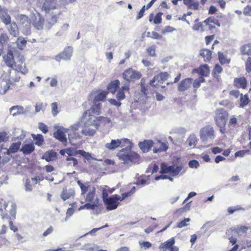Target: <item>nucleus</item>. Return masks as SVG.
<instances>
[{"mask_svg": "<svg viewBox=\"0 0 251 251\" xmlns=\"http://www.w3.org/2000/svg\"><path fill=\"white\" fill-rule=\"evenodd\" d=\"M108 92L105 91L97 90L93 92L90 95V97H94L93 103V105L90 109L86 110L83 114V118H85L88 116L87 123L91 125H97L96 122L97 120H107L104 117L100 116L97 117L95 115H98L100 114L101 104L100 101H104Z\"/></svg>", "mask_w": 251, "mask_h": 251, "instance_id": "obj_1", "label": "nucleus"}, {"mask_svg": "<svg viewBox=\"0 0 251 251\" xmlns=\"http://www.w3.org/2000/svg\"><path fill=\"white\" fill-rule=\"evenodd\" d=\"M117 156L119 159L124 162V163L130 162L139 163L140 156L137 153L131 151L127 148L122 149L117 153Z\"/></svg>", "mask_w": 251, "mask_h": 251, "instance_id": "obj_2", "label": "nucleus"}, {"mask_svg": "<svg viewBox=\"0 0 251 251\" xmlns=\"http://www.w3.org/2000/svg\"><path fill=\"white\" fill-rule=\"evenodd\" d=\"M228 117L227 112L223 108L217 109L215 112L214 120L216 126L219 127L220 131L224 134L226 132V125Z\"/></svg>", "mask_w": 251, "mask_h": 251, "instance_id": "obj_3", "label": "nucleus"}, {"mask_svg": "<svg viewBox=\"0 0 251 251\" xmlns=\"http://www.w3.org/2000/svg\"><path fill=\"white\" fill-rule=\"evenodd\" d=\"M132 193L131 191H130L123 193L121 196L115 194L112 197H109L104 202V204L106 205V209L109 211L116 209L119 204L118 201H122L126 198L130 196Z\"/></svg>", "mask_w": 251, "mask_h": 251, "instance_id": "obj_4", "label": "nucleus"}, {"mask_svg": "<svg viewBox=\"0 0 251 251\" xmlns=\"http://www.w3.org/2000/svg\"><path fill=\"white\" fill-rule=\"evenodd\" d=\"M3 60L7 67L11 69H15L18 72L23 73H25V65L22 64L17 67L16 62L15 61L13 54L11 50H9L7 51V53L3 56Z\"/></svg>", "mask_w": 251, "mask_h": 251, "instance_id": "obj_5", "label": "nucleus"}, {"mask_svg": "<svg viewBox=\"0 0 251 251\" xmlns=\"http://www.w3.org/2000/svg\"><path fill=\"white\" fill-rule=\"evenodd\" d=\"M200 136L201 142L204 144L213 140L215 137L214 128L210 125L203 127L200 130Z\"/></svg>", "mask_w": 251, "mask_h": 251, "instance_id": "obj_6", "label": "nucleus"}, {"mask_svg": "<svg viewBox=\"0 0 251 251\" xmlns=\"http://www.w3.org/2000/svg\"><path fill=\"white\" fill-rule=\"evenodd\" d=\"M182 170L181 166H176L175 165L168 166L166 163H162L160 173L169 174L172 176L177 175Z\"/></svg>", "mask_w": 251, "mask_h": 251, "instance_id": "obj_7", "label": "nucleus"}, {"mask_svg": "<svg viewBox=\"0 0 251 251\" xmlns=\"http://www.w3.org/2000/svg\"><path fill=\"white\" fill-rule=\"evenodd\" d=\"M82 119L85 120V126L83 129L82 130V133L84 135L90 136H92L95 134L96 131V129L98 128L100 125V122L102 121L97 120L96 122L97 125H91L87 123L88 116H87L86 118H83L82 115ZM105 120H106L104 121Z\"/></svg>", "mask_w": 251, "mask_h": 251, "instance_id": "obj_8", "label": "nucleus"}, {"mask_svg": "<svg viewBox=\"0 0 251 251\" xmlns=\"http://www.w3.org/2000/svg\"><path fill=\"white\" fill-rule=\"evenodd\" d=\"M169 76V74L167 72H161L153 77L150 81V84L154 87L159 86L167 80Z\"/></svg>", "mask_w": 251, "mask_h": 251, "instance_id": "obj_9", "label": "nucleus"}, {"mask_svg": "<svg viewBox=\"0 0 251 251\" xmlns=\"http://www.w3.org/2000/svg\"><path fill=\"white\" fill-rule=\"evenodd\" d=\"M123 77L126 81L130 82L139 79L141 77V74L140 72L133 70L131 68H129L123 73Z\"/></svg>", "mask_w": 251, "mask_h": 251, "instance_id": "obj_10", "label": "nucleus"}, {"mask_svg": "<svg viewBox=\"0 0 251 251\" xmlns=\"http://www.w3.org/2000/svg\"><path fill=\"white\" fill-rule=\"evenodd\" d=\"M123 142H130L129 139L126 138H122L117 140H112L110 143H107L105 145V147L108 150L114 151L119 147H123L122 145Z\"/></svg>", "mask_w": 251, "mask_h": 251, "instance_id": "obj_11", "label": "nucleus"}, {"mask_svg": "<svg viewBox=\"0 0 251 251\" xmlns=\"http://www.w3.org/2000/svg\"><path fill=\"white\" fill-rule=\"evenodd\" d=\"M66 153L69 157L76 156L77 154H80L86 159H89L91 157V154L89 152H87L83 150H75L72 148H67Z\"/></svg>", "mask_w": 251, "mask_h": 251, "instance_id": "obj_12", "label": "nucleus"}, {"mask_svg": "<svg viewBox=\"0 0 251 251\" xmlns=\"http://www.w3.org/2000/svg\"><path fill=\"white\" fill-rule=\"evenodd\" d=\"M72 55V49L70 47H68L55 56V59L57 61H60L61 60H68L70 59Z\"/></svg>", "mask_w": 251, "mask_h": 251, "instance_id": "obj_13", "label": "nucleus"}, {"mask_svg": "<svg viewBox=\"0 0 251 251\" xmlns=\"http://www.w3.org/2000/svg\"><path fill=\"white\" fill-rule=\"evenodd\" d=\"M203 23L208 27V29L210 31L214 29L216 26H220V23L219 20L214 17H210L205 19Z\"/></svg>", "mask_w": 251, "mask_h": 251, "instance_id": "obj_14", "label": "nucleus"}, {"mask_svg": "<svg viewBox=\"0 0 251 251\" xmlns=\"http://www.w3.org/2000/svg\"><path fill=\"white\" fill-rule=\"evenodd\" d=\"M168 148L167 142H163L160 140H157L155 143L153 151L154 153L166 151L168 149Z\"/></svg>", "mask_w": 251, "mask_h": 251, "instance_id": "obj_15", "label": "nucleus"}, {"mask_svg": "<svg viewBox=\"0 0 251 251\" xmlns=\"http://www.w3.org/2000/svg\"><path fill=\"white\" fill-rule=\"evenodd\" d=\"M11 155L8 152L7 149H2L0 151V165L7 163L11 159Z\"/></svg>", "mask_w": 251, "mask_h": 251, "instance_id": "obj_16", "label": "nucleus"}, {"mask_svg": "<svg viewBox=\"0 0 251 251\" xmlns=\"http://www.w3.org/2000/svg\"><path fill=\"white\" fill-rule=\"evenodd\" d=\"M193 79L187 78L182 80L178 86V90L179 92H183L190 88L192 83Z\"/></svg>", "mask_w": 251, "mask_h": 251, "instance_id": "obj_17", "label": "nucleus"}, {"mask_svg": "<svg viewBox=\"0 0 251 251\" xmlns=\"http://www.w3.org/2000/svg\"><path fill=\"white\" fill-rule=\"evenodd\" d=\"M233 84L236 88L245 89L247 85V79L244 76L235 78L233 81Z\"/></svg>", "mask_w": 251, "mask_h": 251, "instance_id": "obj_18", "label": "nucleus"}, {"mask_svg": "<svg viewBox=\"0 0 251 251\" xmlns=\"http://www.w3.org/2000/svg\"><path fill=\"white\" fill-rule=\"evenodd\" d=\"M153 142L152 140H145L139 143V146L143 152L149 151L152 148Z\"/></svg>", "mask_w": 251, "mask_h": 251, "instance_id": "obj_19", "label": "nucleus"}, {"mask_svg": "<svg viewBox=\"0 0 251 251\" xmlns=\"http://www.w3.org/2000/svg\"><path fill=\"white\" fill-rule=\"evenodd\" d=\"M162 15L163 13L162 12H158L155 16L151 13L149 15V21L150 22H153L154 24H159L162 22Z\"/></svg>", "mask_w": 251, "mask_h": 251, "instance_id": "obj_20", "label": "nucleus"}, {"mask_svg": "<svg viewBox=\"0 0 251 251\" xmlns=\"http://www.w3.org/2000/svg\"><path fill=\"white\" fill-rule=\"evenodd\" d=\"M129 88L128 85H125L120 88L117 92L116 98L119 101L125 99V92H128Z\"/></svg>", "mask_w": 251, "mask_h": 251, "instance_id": "obj_21", "label": "nucleus"}, {"mask_svg": "<svg viewBox=\"0 0 251 251\" xmlns=\"http://www.w3.org/2000/svg\"><path fill=\"white\" fill-rule=\"evenodd\" d=\"M56 8V1L55 0H45L42 6V9L46 11H49L51 9Z\"/></svg>", "mask_w": 251, "mask_h": 251, "instance_id": "obj_22", "label": "nucleus"}, {"mask_svg": "<svg viewBox=\"0 0 251 251\" xmlns=\"http://www.w3.org/2000/svg\"><path fill=\"white\" fill-rule=\"evenodd\" d=\"M120 84V81L118 79L112 81L108 84L107 90L109 92L114 94L119 88Z\"/></svg>", "mask_w": 251, "mask_h": 251, "instance_id": "obj_23", "label": "nucleus"}, {"mask_svg": "<svg viewBox=\"0 0 251 251\" xmlns=\"http://www.w3.org/2000/svg\"><path fill=\"white\" fill-rule=\"evenodd\" d=\"M34 150L35 146L33 143L25 144L22 146L21 149V151H22L24 154H29Z\"/></svg>", "mask_w": 251, "mask_h": 251, "instance_id": "obj_24", "label": "nucleus"}, {"mask_svg": "<svg viewBox=\"0 0 251 251\" xmlns=\"http://www.w3.org/2000/svg\"><path fill=\"white\" fill-rule=\"evenodd\" d=\"M200 55L203 57L205 62L210 61L212 58V51L207 49H203L200 50Z\"/></svg>", "mask_w": 251, "mask_h": 251, "instance_id": "obj_25", "label": "nucleus"}, {"mask_svg": "<svg viewBox=\"0 0 251 251\" xmlns=\"http://www.w3.org/2000/svg\"><path fill=\"white\" fill-rule=\"evenodd\" d=\"M56 158V152L52 150L46 152L43 155V158L48 162L54 160Z\"/></svg>", "mask_w": 251, "mask_h": 251, "instance_id": "obj_26", "label": "nucleus"}, {"mask_svg": "<svg viewBox=\"0 0 251 251\" xmlns=\"http://www.w3.org/2000/svg\"><path fill=\"white\" fill-rule=\"evenodd\" d=\"M10 25L8 27V31L10 35L14 37H17L19 34V28L15 22H11Z\"/></svg>", "mask_w": 251, "mask_h": 251, "instance_id": "obj_27", "label": "nucleus"}, {"mask_svg": "<svg viewBox=\"0 0 251 251\" xmlns=\"http://www.w3.org/2000/svg\"><path fill=\"white\" fill-rule=\"evenodd\" d=\"M77 183L80 188L81 195H85L87 192L91 189L89 182L83 183L81 180H78Z\"/></svg>", "mask_w": 251, "mask_h": 251, "instance_id": "obj_28", "label": "nucleus"}, {"mask_svg": "<svg viewBox=\"0 0 251 251\" xmlns=\"http://www.w3.org/2000/svg\"><path fill=\"white\" fill-rule=\"evenodd\" d=\"M175 241L174 238H172L169 240L162 243L159 246L160 249L169 250L175 244Z\"/></svg>", "mask_w": 251, "mask_h": 251, "instance_id": "obj_29", "label": "nucleus"}, {"mask_svg": "<svg viewBox=\"0 0 251 251\" xmlns=\"http://www.w3.org/2000/svg\"><path fill=\"white\" fill-rule=\"evenodd\" d=\"M54 137L59 141L65 143L67 142V138L65 133L61 130L58 129L54 132Z\"/></svg>", "mask_w": 251, "mask_h": 251, "instance_id": "obj_30", "label": "nucleus"}, {"mask_svg": "<svg viewBox=\"0 0 251 251\" xmlns=\"http://www.w3.org/2000/svg\"><path fill=\"white\" fill-rule=\"evenodd\" d=\"M209 68L207 64L201 66L198 70V74L201 76H207L209 74Z\"/></svg>", "mask_w": 251, "mask_h": 251, "instance_id": "obj_31", "label": "nucleus"}, {"mask_svg": "<svg viewBox=\"0 0 251 251\" xmlns=\"http://www.w3.org/2000/svg\"><path fill=\"white\" fill-rule=\"evenodd\" d=\"M21 145V142L20 141L12 143L10 146L9 148L8 149H7V151H8L9 153L11 154V153H14L17 152L19 150Z\"/></svg>", "mask_w": 251, "mask_h": 251, "instance_id": "obj_32", "label": "nucleus"}, {"mask_svg": "<svg viewBox=\"0 0 251 251\" xmlns=\"http://www.w3.org/2000/svg\"><path fill=\"white\" fill-rule=\"evenodd\" d=\"M250 102V100L248 94L243 95L241 94L240 97V107H244L247 106Z\"/></svg>", "mask_w": 251, "mask_h": 251, "instance_id": "obj_33", "label": "nucleus"}, {"mask_svg": "<svg viewBox=\"0 0 251 251\" xmlns=\"http://www.w3.org/2000/svg\"><path fill=\"white\" fill-rule=\"evenodd\" d=\"M96 194V188L93 187L90 189L88 193L86 195V201L90 202H92L94 200Z\"/></svg>", "mask_w": 251, "mask_h": 251, "instance_id": "obj_34", "label": "nucleus"}, {"mask_svg": "<svg viewBox=\"0 0 251 251\" xmlns=\"http://www.w3.org/2000/svg\"><path fill=\"white\" fill-rule=\"evenodd\" d=\"M218 55L219 61L222 65L229 63L230 59L227 58L226 55L224 54L223 52L218 51Z\"/></svg>", "mask_w": 251, "mask_h": 251, "instance_id": "obj_35", "label": "nucleus"}, {"mask_svg": "<svg viewBox=\"0 0 251 251\" xmlns=\"http://www.w3.org/2000/svg\"><path fill=\"white\" fill-rule=\"evenodd\" d=\"M32 136L33 139L35 141V144L38 146H41L43 145L44 142V139L43 136L42 134H38L36 135L32 134Z\"/></svg>", "mask_w": 251, "mask_h": 251, "instance_id": "obj_36", "label": "nucleus"}, {"mask_svg": "<svg viewBox=\"0 0 251 251\" xmlns=\"http://www.w3.org/2000/svg\"><path fill=\"white\" fill-rule=\"evenodd\" d=\"M2 219L3 220H7L9 222V227L11 230H13L14 232L18 231V228L15 226L13 224V223L12 221L11 217L8 216L7 214L3 215L2 216Z\"/></svg>", "mask_w": 251, "mask_h": 251, "instance_id": "obj_37", "label": "nucleus"}, {"mask_svg": "<svg viewBox=\"0 0 251 251\" xmlns=\"http://www.w3.org/2000/svg\"><path fill=\"white\" fill-rule=\"evenodd\" d=\"M199 19H197L195 21V24L193 25L192 28L195 31H201L203 32L204 31L203 24L202 23L199 22Z\"/></svg>", "mask_w": 251, "mask_h": 251, "instance_id": "obj_38", "label": "nucleus"}, {"mask_svg": "<svg viewBox=\"0 0 251 251\" xmlns=\"http://www.w3.org/2000/svg\"><path fill=\"white\" fill-rule=\"evenodd\" d=\"M26 40L24 38L18 37L16 41L18 48L21 50H23L26 46Z\"/></svg>", "mask_w": 251, "mask_h": 251, "instance_id": "obj_39", "label": "nucleus"}, {"mask_svg": "<svg viewBox=\"0 0 251 251\" xmlns=\"http://www.w3.org/2000/svg\"><path fill=\"white\" fill-rule=\"evenodd\" d=\"M242 54L251 55V44L243 45L241 49Z\"/></svg>", "mask_w": 251, "mask_h": 251, "instance_id": "obj_40", "label": "nucleus"}, {"mask_svg": "<svg viewBox=\"0 0 251 251\" xmlns=\"http://www.w3.org/2000/svg\"><path fill=\"white\" fill-rule=\"evenodd\" d=\"M9 41V37L6 33H1L0 35V43L2 47H3L4 45H7Z\"/></svg>", "mask_w": 251, "mask_h": 251, "instance_id": "obj_41", "label": "nucleus"}, {"mask_svg": "<svg viewBox=\"0 0 251 251\" xmlns=\"http://www.w3.org/2000/svg\"><path fill=\"white\" fill-rule=\"evenodd\" d=\"M99 199H96L93 203H89V209L101 210V205L99 203Z\"/></svg>", "mask_w": 251, "mask_h": 251, "instance_id": "obj_42", "label": "nucleus"}, {"mask_svg": "<svg viewBox=\"0 0 251 251\" xmlns=\"http://www.w3.org/2000/svg\"><path fill=\"white\" fill-rule=\"evenodd\" d=\"M139 244L141 249L146 250L151 247L152 244L149 241H139Z\"/></svg>", "mask_w": 251, "mask_h": 251, "instance_id": "obj_43", "label": "nucleus"}, {"mask_svg": "<svg viewBox=\"0 0 251 251\" xmlns=\"http://www.w3.org/2000/svg\"><path fill=\"white\" fill-rule=\"evenodd\" d=\"M187 141L189 146H195L198 143V139L195 135H190Z\"/></svg>", "mask_w": 251, "mask_h": 251, "instance_id": "obj_44", "label": "nucleus"}, {"mask_svg": "<svg viewBox=\"0 0 251 251\" xmlns=\"http://www.w3.org/2000/svg\"><path fill=\"white\" fill-rule=\"evenodd\" d=\"M222 71L223 68L222 67L218 64H216L213 70V75L214 77H216L218 75L221 73Z\"/></svg>", "mask_w": 251, "mask_h": 251, "instance_id": "obj_45", "label": "nucleus"}, {"mask_svg": "<svg viewBox=\"0 0 251 251\" xmlns=\"http://www.w3.org/2000/svg\"><path fill=\"white\" fill-rule=\"evenodd\" d=\"M44 23V19L43 17H40L38 21L34 23V25L37 29H41L43 27Z\"/></svg>", "mask_w": 251, "mask_h": 251, "instance_id": "obj_46", "label": "nucleus"}, {"mask_svg": "<svg viewBox=\"0 0 251 251\" xmlns=\"http://www.w3.org/2000/svg\"><path fill=\"white\" fill-rule=\"evenodd\" d=\"M147 180L145 176H140L138 178L136 184L137 185H141L144 186L147 184H148Z\"/></svg>", "mask_w": 251, "mask_h": 251, "instance_id": "obj_47", "label": "nucleus"}, {"mask_svg": "<svg viewBox=\"0 0 251 251\" xmlns=\"http://www.w3.org/2000/svg\"><path fill=\"white\" fill-rule=\"evenodd\" d=\"M191 201L187 203L185 205L184 207L179 208L177 210V212H178L179 213H182L189 211L191 207Z\"/></svg>", "mask_w": 251, "mask_h": 251, "instance_id": "obj_48", "label": "nucleus"}, {"mask_svg": "<svg viewBox=\"0 0 251 251\" xmlns=\"http://www.w3.org/2000/svg\"><path fill=\"white\" fill-rule=\"evenodd\" d=\"M147 52L149 55L151 56H155L156 55L155 46L154 45H152L147 48Z\"/></svg>", "mask_w": 251, "mask_h": 251, "instance_id": "obj_49", "label": "nucleus"}, {"mask_svg": "<svg viewBox=\"0 0 251 251\" xmlns=\"http://www.w3.org/2000/svg\"><path fill=\"white\" fill-rule=\"evenodd\" d=\"M51 112L54 116H56L59 112L58 110V104L56 102H54L51 103Z\"/></svg>", "mask_w": 251, "mask_h": 251, "instance_id": "obj_50", "label": "nucleus"}, {"mask_svg": "<svg viewBox=\"0 0 251 251\" xmlns=\"http://www.w3.org/2000/svg\"><path fill=\"white\" fill-rule=\"evenodd\" d=\"M71 196V194L68 192L67 190H64L61 194V198L63 201L69 199Z\"/></svg>", "mask_w": 251, "mask_h": 251, "instance_id": "obj_51", "label": "nucleus"}, {"mask_svg": "<svg viewBox=\"0 0 251 251\" xmlns=\"http://www.w3.org/2000/svg\"><path fill=\"white\" fill-rule=\"evenodd\" d=\"M244 210V209L240 206H237L236 207H229L227 209V211L229 214H233L235 211Z\"/></svg>", "mask_w": 251, "mask_h": 251, "instance_id": "obj_52", "label": "nucleus"}, {"mask_svg": "<svg viewBox=\"0 0 251 251\" xmlns=\"http://www.w3.org/2000/svg\"><path fill=\"white\" fill-rule=\"evenodd\" d=\"M237 123V120L234 116H232L230 118L228 123V126H231L232 127H235Z\"/></svg>", "mask_w": 251, "mask_h": 251, "instance_id": "obj_53", "label": "nucleus"}, {"mask_svg": "<svg viewBox=\"0 0 251 251\" xmlns=\"http://www.w3.org/2000/svg\"><path fill=\"white\" fill-rule=\"evenodd\" d=\"M175 30H176V29L174 27L170 25H168L165 26L164 28L162 29L161 33L163 34H165L167 33L172 32Z\"/></svg>", "mask_w": 251, "mask_h": 251, "instance_id": "obj_54", "label": "nucleus"}, {"mask_svg": "<svg viewBox=\"0 0 251 251\" xmlns=\"http://www.w3.org/2000/svg\"><path fill=\"white\" fill-rule=\"evenodd\" d=\"M246 71L248 73L251 72V57H249L245 63Z\"/></svg>", "mask_w": 251, "mask_h": 251, "instance_id": "obj_55", "label": "nucleus"}, {"mask_svg": "<svg viewBox=\"0 0 251 251\" xmlns=\"http://www.w3.org/2000/svg\"><path fill=\"white\" fill-rule=\"evenodd\" d=\"M66 160L67 161L69 162L68 163V164L69 165L73 164V165L74 166H75L77 165V164H78L77 160L76 159L74 158V157H67Z\"/></svg>", "mask_w": 251, "mask_h": 251, "instance_id": "obj_56", "label": "nucleus"}, {"mask_svg": "<svg viewBox=\"0 0 251 251\" xmlns=\"http://www.w3.org/2000/svg\"><path fill=\"white\" fill-rule=\"evenodd\" d=\"M190 219L189 218H185L184 220L179 222L177 225V227L179 228H182L184 226H187V224L186 223L188 222H189Z\"/></svg>", "mask_w": 251, "mask_h": 251, "instance_id": "obj_57", "label": "nucleus"}, {"mask_svg": "<svg viewBox=\"0 0 251 251\" xmlns=\"http://www.w3.org/2000/svg\"><path fill=\"white\" fill-rule=\"evenodd\" d=\"M199 166V162L196 160H192L189 162V166L191 168H197Z\"/></svg>", "mask_w": 251, "mask_h": 251, "instance_id": "obj_58", "label": "nucleus"}, {"mask_svg": "<svg viewBox=\"0 0 251 251\" xmlns=\"http://www.w3.org/2000/svg\"><path fill=\"white\" fill-rule=\"evenodd\" d=\"M39 128L44 133H47L49 130L48 127L44 123H40L39 125Z\"/></svg>", "mask_w": 251, "mask_h": 251, "instance_id": "obj_59", "label": "nucleus"}, {"mask_svg": "<svg viewBox=\"0 0 251 251\" xmlns=\"http://www.w3.org/2000/svg\"><path fill=\"white\" fill-rule=\"evenodd\" d=\"M241 94L238 90H233L229 92V95L235 98H238L240 96Z\"/></svg>", "mask_w": 251, "mask_h": 251, "instance_id": "obj_60", "label": "nucleus"}, {"mask_svg": "<svg viewBox=\"0 0 251 251\" xmlns=\"http://www.w3.org/2000/svg\"><path fill=\"white\" fill-rule=\"evenodd\" d=\"M243 13L245 15L251 16V6H246L244 9Z\"/></svg>", "mask_w": 251, "mask_h": 251, "instance_id": "obj_61", "label": "nucleus"}, {"mask_svg": "<svg viewBox=\"0 0 251 251\" xmlns=\"http://www.w3.org/2000/svg\"><path fill=\"white\" fill-rule=\"evenodd\" d=\"M145 10H145V5H144L142 7V8L141 9L140 11L138 12V13L137 14V15L136 17V19L137 20L140 19L144 16V12H145Z\"/></svg>", "mask_w": 251, "mask_h": 251, "instance_id": "obj_62", "label": "nucleus"}, {"mask_svg": "<svg viewBox=\"0 0 251 251\" xmlns=\"http://www.w3.org/2000/svg\"><path fill=\"white\" fill-rule=\"evenodd\" d=\"M151 37L153 39H159L162 38V36L155 31H152Z\"/></svg>", "mask_w": 251, "mask_h": 251, "instance_id": "obj_63", "label": "nucleus"}, {"mask_svg": "<svg viewBox=\"0 0 251 251\" xmlns=\"http://www.w3.org/2000/svg\"><path fill=\"white\" fill-rule=\"evenodd\" d=\"M223 149L218 147H215L211 148L212 152L215 154L221 153Z\"/></svg>", "mask_w": 251, "mask_h": 251, "instance_id": "obj_64", "label": "nucleus"}]
</instances>
